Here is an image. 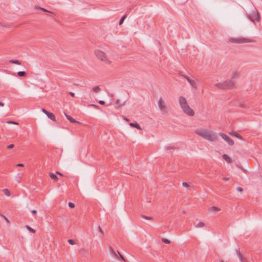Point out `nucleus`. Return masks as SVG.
I'll use <instances>...</instances> for the list:
<instances>
[{
  "label": "nucleus",
  "mask_w": 262,
  "mask_h": 262,
  "mask_svg": "<svg viewBox=\"0 0 262 262\" xmlns=\"http://www.w3.org/2000/svg\"><path fill=\"white\" fill-rule=\"evenodd\" d=\"M195 133L199 136L209 141H215L217 138L215 133L211 131L208 132L204 128H198L195 130Z\"/></svg>",
  "instance_id": "obj_1"
},
{
  "label": "nucleus",
  "mask_w": 262,
  "mask_h": 262,
  "mask_svg": "<svg viewBox=\"0 0 262 262\" xmlns=\"http://www.w3.org/2000/svg\"><path fill=\"white\" fill-rule=\"evenodd\" d=\"M179 102L183 111L186 114L189 116H193L194 115V111L189 106L185 98L180 96L179 98Z\"/></svg>",
  "instance_id": "obj_2"
},
{
  "label": "nucleus",
  "mask_w": 262,
  "mask_h": 262,
  "mask_svg": "<svg viewBox=\"0 0 262 262\" xmlns=\"http://www.w3.org/2000/svg\"><path fill=\"white\" fill-rule=\"evenodd\" d=\"M215 85L221 89H231L234 87V83L232 80H229L222 83H217Z\"/></svg>",
  "instance_id": "obj_3"
},
{
  "label": "nucleus",
  "mask_w": 262,
  "mask_h": 262,
  "mask_svg": "<svg viewBox=\"0 0 262 262\" xmlns=\"http://www.w3.org/2000/svg\"><path fill=\"white\" fill-rule=\"evenodd\" d=\"M96 57L101 61L105 62L106 64H111V61L107 59L105 53L100 50H96L95 52Z\"/></svg>",
  "instance_id": "obj_4"
},
{
  "label": "nucleus",
  "mask_w": 262,
  "mask_h": 262,
  "mask_svg": "<svg viewBox=\"0 0 262 262\" xmlns=\"http://www.w3.org/2000/svg\"><path fill=\"white\" fill-rule=\"evenodd\" d=\"M158 104L162 115H167L168 114L169 107L166 105L162 97L160 98L158 102Z\"/></svg>",
  "instance_id": "obj_5"
},
{
  "label": "nucleus",
  "mask_w": 262,
  "mask_h": 262,
  "mask_svg": "<svg viewBox=\"0 0 262 262\" xmlns=\"http://www.w3.org/2000/svg\"><path fill=\"white\" fill-rule=\"evenodd\" d=\"M229 41L233 43H243L247 42H252L254 40L251 39L245 38L243 37H238L236 38H230L229 39Z\"/></svg>",
  "instance_id": "obj_6"
},
{
  "label": "nucleus",
  "mask_w": 262,
  "mask_h": 262,
  "mask_svg": "<svg viewBox=\"0 0 262 262\" xmlns=\"http://www.w3.org/2000/svg\"><path fill=\"white\" fill-rule=\"evenodd\" d=\"M249 17L253 22H254L255 20L259 22L260 19V15L257 12H253L249 15Z\"/></svg>",
  "instance_id": "obj_7"
},
{
  "label": "nucleus",
  "mask_w": 262,
  "mask_h": 262,
  "mask_svg": "<svg viewBox=\"0 0 262 262\" xmlns=\"http://www.w3.org/2000/svg\"><path fill=\"white\" fill-rule=\"evenodd\" d=\"M219 135L222 137L223 139H224L229 145H233L234 144L233 140L226 134L220 133H219Z\"/></svg>",
  "instance_id": "obj_8"
},
{
  "label": "nucleus",
  "mask_w": 262,
  "mask_h": 262,
  "mask_svg": "<svg viewBox=\"0 0 262 262\" xmlns=\"http://www.w3.org/2000/svg\"><path fill=\"white\" fill-rule=\"evenodd\" d=\"M223 159L226 161V162L228 163H231L232 162V159L229 157V156L226 154H224L222 156Z\"/></svg>",
  "instance_id": "obj_9"
},
{
  "label": "nucleus",
  "mask_w": 262,
  "mask_h": 262,
  "mask_svg": "<svg viewBox=\"0 0 262 262\" xmlns=\"http://www.w3.org/2000/svg\"><path fill=\"white\" fill-rule=\"evenodd\" d=\"M47 117L50 118L52 121H56V118L54 114L52 113L48 112L47 114H46Z\"/></svg>",
  "instance_id": "obj_10"
},
{
  "label": "nucleus",
  "mask_w": 262,
  "mask_h": 262,
  "mask_svg": "<svg viewBox=\"0 0 262 262\" xmlns=\"http://www.w3.org/2000/svg\"><path fill=\"white\" fill-rule=\"evenodd\" d=\"M185 78L192 87H193V88L195 87L196 83H195V82L194 80L191 79L190 78H189L188 77H187V76L185 77Z\"/></svg>",
  "instance_id": "obj_11"
},
{
  "label": "nucleus",
  "mask_w": 262,
  "mask_h": 262,
  "mask_svg": "<svg viewBox=\"0 0 262 262\" xmlns=\"http://www.w3.org/2000/svg\"><path fill=\"white\" fill-rule=\"evenodd\" d=\"M129 125L131 126V127H135L139 130H141L142 128L141 127H140V126L139 125V124L137 123V122H135V123H130L129 124Z\"/></svg>",
  "instance_id": "obj_12"
},
{
  "label": "nucleus",
  "mask_w": 262,
  "mask_h": 262,
  "mask_svg": "<svg viewBox=\"0 0 262 262\" xmlns=\"http://www.w3.org/2000/svg\"><path fill=\"white\" fill-rule=\"evenodd\" d=\"M220 210H221L220 208H219L218 207H215V206H213V207L209 208V211L210 212H218V211H219Z\"/></svg>",
  "instance_id": "obj_13"
},
{
  "label": "nucleus",
  "mask_w": 262,
  "mask_h": 262,
  "mask_svg": "<svg viewBox=\"0 0 262 262\" xmlns=\"http://www.w3.org/2000/svg\"><path fill=\"white\" fill-rule=\"evenodd\" d=\"M230 134L231 135V136H234L236 138H237L238 139L241 140H243V138L238 134L235 133V132H231L230 133Z\"/></svg>",
  "instance_id": "obj_14"
},
{
  "label": "nucleus",
  "mask_w": 262,
  "mask_h": 262,
  "mask_svg": "<svg viewBox=\"0 0 262 262\" xmlns=\"http://www.w3.org/2000/svg\"><path fill=\"white\" fill-rule=\"evenodd\" d=\"M126 103V101H123L122 103H120V100L117 99L116 101V103L118 105L117 106H115L116 108H118L120 106H123Z\"/></svg>",
  "instance_id": "obj_15"
},
{
  "label": "nucleus",
  "mask_w": 262,
  "mask_h": 262,
  "mask_svg": "<svg viewBox=\"0 0 262 262\" xmlns=\"http://www.w3.org/2000/svg\"><path fill=\"white\" fill-rule=\"evenodd\" d=\"M65 116L66 117V118H67V119L68 120H69L72 123H77V121H76L74 119H73L72 117H71L70 116L65 114Z\"/></svg>",
  "instance_id": "obj_16"
},
{
  "label": "nucleus",
  "mask_w": 262,
  "mask_h": 262,
  "mask_svg": "<svg viewBox=\"0 0 262 262\" xmlns=\"http://www.w3.org/2000/svg\"><path fill=\"white\" fill-rule=\"evenodd\" d=\"M49 176L51 179H52V180H54L55 181H57L58 180V178L56 174H55L54 173H50L49 174Z\"/></svg>",
  "instance_id": "obj_17"
},
{
  "label": "nucleus",
  "mask_w": 262,
  "mask_h": 262,
  "mask_svg": "<svg viewBox=\"0 0 262 262\" xmlns=\"http://www.w3.org/2000/svg\"><path fill=\"white\" fill-rule=\"evenodd\" d=\"M117 254V259H119V258L122 259L123 261L125 262V259L123 256L118 251L116 252Z\"/></svg>",
  "instance_id": "obj_18"
},
{
  "label": "nucleus",
  "mask_w": 262,
  "mask_h": 262,
  "mask_svg": "<svg viewBox=\"0 0 262 262\" xmlns=\"http://www.w3.org/2000/svg\"><path fill=\"white\" fill-rule=\"evenodd\" d=\"M110 251L112 254V255L115 258H117V253L116 252V251H115V250L113 249V248L112 247H110Z\"/></svg>",
  "instance_id": "obj_19"
},
{
  "label": "nucleus",
  "mask_w": 262,
  "mask_h": 262,
  "mask_svg": "<svg viewBox=\"0 0 262 262\" xmlns=\"http://www.w3.org/2000/svg\"><path fill=\"white\" fill-rule=\"evenodd\" d=\"M237 254L238 255V257L239 258L241 262H247L246 260H245L244 259L243 257L242 256V254L240 253L239 251H237Z\"/></svg>",
  "instance_id": "obj_20"
},
{
  "label": "nucleus",
  "mask_w": 262,
  "mask_h": 262,
  "mask_svg": "<svg viewBox=\"0 0 262 262\" xmlns=\"http://www.w3.org/2000/svg\"><path fill=\"white\" fill-rule=\"evenodd\" d=\"M100 91V89L99 86H95L93 88V91L95 93H99Z\"/></svg>",
  "instance_id": "obj_21"
},
{
  "label": "nucleus",
  "mask_w": 262,
  "mask_h": 262,
  "mask_svg": "<svg viewBox=\"0 0 262 262\" xmlns=\"http://www.w3.org/2000/svg\"><path fill=\"white\" fill-rule=\"evenodd\" d=\"M9 62H10L11 63L17 64H21L19 60H18L11 59V60H9Z\"/></svg>",
  "instance_id": "obj_22"
},
{
  "label": "nucleus",
  "mask_w": 262,
  "mask_h": 262,
  "mask_svg": "<svg viewBox=\"0 0 262 262\" xmlns=\"http://www.w3.org/2000/svg\"><path fill=\"white\" fill-rule=\"evenodd\" d=\"M17 75H18V76H20V77L26 76V73L25 71H19V72H18Z\"/></svg>",
  "instance_id": "obj_23"
},
{
  "label": "nucleus",
  "mask_w": 262,
  "mask_h": 262,
  "mask_svg": "<svg viewBox=\"0 0 262 262\" xmlns=\"http://www.w3.org/2000/svg\"><path fill=\"white\" fill-rule=\"evenodd\" d=\"M3 191L7 196H9L10 195V192L8 189H4L3 190Z\"/></svg>",
  "instance_id": "obj_24"
},
{
  "label": "nucleus",
  "mask_w": 262,
  "mask_h": 262,
  "mask_svg": "<svg viewBox=\"0 0 262 262\" xmlns=\"http://www.w3.org/2000/svg\"><path fill=\"white\" fill-rule=\"evenodd\" d=\"M26 228L28 230H29L31 232H32V233L35 232V230L34 229H33V228H32L31 227H30L28 225H26Z\"/></svg>",
  "instance_id": "obj_25"
},
{
  "label": "nucleus",
  "mask_w": 262,
  "mask_h": 262,
  "mask_svg": "<svg viewBox=\"0 0 262 262\" xmlns=\"http://www.w3.org/2000/svg\"><path fill=\"white\" fill-rule=\"evenodd\" d=\"M204 226H205L204 223L203 222H201L195 225V227H196V228H201V227H204Z\"/></svg>",
  "instance_id": "obj_26"
},
{
  "label": "nucleus",
  "mask_w": 262,
  "mask_h": 262,
  "mask_svg": "<svg viewBox=\"0 0 262 262\" xmlns=\"http://www.w3.org/2000/svg\"><path fill=\"white\" fill-rule=\"evenodd\" d=\"M141 217L144 219H146V220H151L153 219V218L152 217H150V216H146V215H141Z\"/></svg>",
  "instance_id": "obj_27"
},
{
  "label": "nucleus",
  "mask_w": 262,
  "mask_h": 262,
  "mask_svg": "<svg viewBox=\"0 0 262 262\" xmlns=\"http://www.w3.org/2000/svg\"><path fill=\"white\" fill-rule=\"evenodd\" d=\"M126 15H125L120 19V20H119V24L120 25L123 23V22L124 20L125 19V18H126Z\"/></svg>",
  "instance_id": "obj_28"
},
{
  "label": "nucleus",
  "mask_w": 262,
  "mask_h": 262,
  "mask_svg": "<svg viewBox=\"0 0 262 262\" xmlns=\"http://www.w3.org/2000/svg\"><path fill=\"white\" fill-rule=\"evenodd\" d=\"M162 241L163 243L165 244H170V241L169 239L165 238H162Z\"/></svg>",
  "instance_id": "obj_29"
},
{
  "label": "nucleus",
  "mask_w": 262,
  "mask_h": 262,
  "mask_svg": "<svg viewBox=\"0 0 262 262\" xmlns=\"http://www.w3.org/2000/svg\"><path fill=\"white\" fill-rule=\"evenodd\" d=\"M239 106L242 107V108H246L247 107H248L246 104H244V103H240L239 104Z\"/></svg>",
  "instance_id": "obj_30"
},
{
  "label": "nucleus",
  "mask_w": 262,
  "mask_h": 262,
  "mask_svg": "<svg viewBox=\"0 0 262 262\" xmlns=\"http://www.w3.org/2000/svg\"><path fill=\"white\" fill-rule=\"evenodd\" d=\"M83 252H85V253H88V251L85 250H84V249H81L80 251H79V252L81 254V255H84V254L83 253Z\"/></svg>",
  "instance_id": "obj_31"
},
{
  "label": "nucleus",
  "mask_w": 262,
  "mask_h": 262,
  "mask_svg": "<svg viewBox=\"0 0 262 262\" xmlns=\"http://www.w3.org/2000/svg\"><path fill=\"white\" fill-rule=\"evenodd\" d=\"M7 123L10 124H18L17 122L12 121H9L7 122Z\"/></svg>",
  "instance_id": "obj_32"
},
{
  "label": "nucleus",
  "mask_w": 262,
  "mask_h": 262,
  "mask_svg": "<svg viewBox=\"0 0 262 262\" xmlns=\"http://www.w3.org/2000/svg\"><path fill=\"white\" fill-rule=\"evenodd\" d=\"M68 243L71 245H74L75 244L74 241L72 239H69L68 240Z\"/></svg>",
  "instance_id": "obj_33"
},
{
  "label": "nucleus",
  "mask_w": 262,
  "mask_h": 262,
  "mask_svg": "<svg viewBox=\"0 0 262 262\" xmlns=\"http://www.w3.org/2000/svg\"><path fill=\"white\" fill-rule=\"evenodd\" d=\"M68 205H69V206L72 208H73L75 207L74 204H73V203H71V202L69 203Z\"/></svg>",
  "instance_id": "obj_34"
},
{
  "label": "nucleus",
  "mask_w": 262,
  "mask_h": 262,
  "mask_svg": "<svg viewBox=\"0 0 262 262\" xmlns=\"http://www.w3.org/2000/svg\"><path fill=\"white\" fill-rule=\"evenodd\" d=\"M14 146V144H10V145H8L7 148L8 149H11V148H13Z\"/></svg>",
  "instance_id": "obj_35"
},
{
  "label": "nucleus",
  "mask_w": 262,
  "mask_h": 262,
  "mask_svg": "<svg viewBox=\"0 0 262 262\" xmlns=\"http://www.w3.org/2000/svg\"><path fill=\"white\" fill-rule=\"evenodd\" d=\"M237 166L239 167L241 170H242L243 171L246 172V170L242 167V165H237Z\"/></svg>",
  "instance_id": "obj_36"
},
{
  "label": "nucleus",
  "mask_w": 262,
  "mask_h": 262,
  "mask_svg": "<svg viewBox=\"0 0 262 262\" xmlns=\"http://www.w3.org/2000/svg\"><path fill=\"white\" fill-rule=\"evenodd\" d=\"M182 185L183 186L185 187H189V185L186 182H183L182 183Z\"/></svg>",
  "instance_id": "obj_37"
},
{
  "label": "nucleus",
  "mask_w": 262,
  "mask_h": 262,
  "mask_svg": "<svg viewBox=\"0 0 262 262\" xmlns=\"http://www.w3.org/2000/svg\"><path fill=\"white\" fill-rule=\"evenodd\" d=\"M90 106H92V107H93L95 108H97V109H98L99 108V106L97 105H95V104H91Z\"/></svg>",
  "instance_id": "obj_38"
},
{
  "label": "nucleus",
  "mask_w": 262,
  "mask_h": 262,
  "mask_svg": "<svg viewBox=\"0 0 262 262\" xmlns=\"http://www.w3.org/2000/svg\"><path fill=\"white\" fill-rule=\"evenodd\" d=\"M98 230L101 233V234L102 235H103V234H104L103 231L102 229H101V228L100 226L98 227Z\"/></svg>",
  "instance_id": "obj_39"
},
{
  "label": "nucleus",
  "mask_w": 262,
  "mask_h": 262,
  "mask_svg": "<svg viewBox=\"0 0 262 262\" xmlns=\"http://www.w3.org/2000/svg\"><path fill=\"white\" fill-rule=\"evenodd\" d=\"M98 102L101 105H104L105 104V102L103 100H99Z\"/></svg>",
  "instance_id": "obj_40"
},
{
  "label": "nucleus",
  "mask_w": 262,
  "mask_h": 262,
  "mask_svg": "<svg viewBox=\"0 0 262 262\" xmlns=\"http://www.w3.org/2000/svg\"><path fill=\"white\" fill-rule=\"evenodd\" d=\"M42 112L45 114L46 115L47 114V113L49 112L48 111H47L46 110H45V108H42Z\"/></svg>",
  "instance_id": "obj_41"
},
{
  "label": "nucleus",
  "mask_w": 262,
  "mask_h": 262,
  "mask_svg": "<svg viewBox=\"0 0 262 262\" xmlns=\"http://www.w3.org/2000/svg\"><path fill=\"white\" fill-rule=\"evenodd\" d=\"M236 189L237 191H240V192H242L243 191V189L240 187H237Z\"/></svg>",
  "instance_id": "obj_42"
},
{
  "label": "nucleus",
  "mask_w": 262,
  "mask_h": 262,
  "mask_svg": "<svg viewBox=\"0 0 262 262\" xmlns=\"http://www.w3.org/2000/svg\"><path fill=\"white\" fill-rule=\"evenodd\" d=\"M223 180L224 181H229L230 180V178L227 177H224L223 178Z\"/></svg>",
  "instance_id": "obj_43"
},
{
  "label": "nucleus",
  "mask_w": 262,
  "mask_h": 262,
  "mask_svg": "<svg viewBox=\"0 0 262 262\" xmlns=\"http://www.w3.org/2000/svg\"><path fill=\"white\" fill-rule=\"evenodd\" d=\"M39 9L42 10L44 12H48V11L44 8H41V7H38Z\"/></svg>",
  "instance_id": "obj_44"
},
{
  "label": "nucleus",
  "mask_w": 262,
  "mask_h": 262,
  "mask_svg": "<svg viewBox=\"0 0 262 262\" xmlns=\"http://www.w3.org/2000/svg\"><path fill=\"white\" fill-rule=\"evenodd\" d=\"M69 94L72 97H75V94L73 92H70Z\"/></svg>",
  "instance_id": "obj_45"
},
{
  "label": "nucleus",
  "mask_w": 262,
  "mask_h": 262,
  "mask_svg": "<svg viewBox=\"0 0 262 262\" xmlns=\"http://www.w3.org/2000/svg\"><path fill=\"white\" fill-rule=\"evenodd\" d=\"M31 212L32 213V214H35L36 213V212H36V211L35 210H32L31 211Z\"/></svg>",
  "instance_id": "obj_46"
},
{
  "label": "nucleus",
  "mask_w": 262,
  "mask_h": 262,
  "mask_svg": "<svg viewBox=\"0 0 262 262\" xmlns=\"http://www.w3.org/2000/svg\"><path fill=\"white\" fill-rule=\"evenodd\" d=\"M17 166L23 167V166H24V164H21V163H19V164H17Z\"/></svg>",
  "instance_id": "obj_47"
},
{
  "label": "nucleus",
  "mask_w": 262,
  "mask_h": 262,
  "mask_svg": "<svg viewBox=\"0 0 262 262\" xmlns=\"http://www.w3.org/2000/svg\"><path fill=\"white\" fill-rule=\"evenodd\" d=\"M172 147H170V146H168V147H166V150H169V149H172Z\"/></svg>",
  "instance_id": "obj_48"
},
{
  "label": "nucleus",
  "mask_w": 262,
  "mask_h": 262,
  "mask_svg": "<svg viewBox=\"0 0 262 262\" xmlns=\"http://www.w3.org/2000/svg\"><path fill=\"white\" fill-rule=\"evenodd\" d=\"M56 173H57V174H59V175H60V176H63V175H62V173H60V172H59V171H56Z\"/></svg>",
  "instance_id": "obj_49"
},
{
  "label": "nucleus",
  "mask_w": 262,
  "mask_h": 262,
  "mask_svg": "<svg viewBox=\"0 0 262 262\" xmlns=\"http://www.w3.org/2000/svg\"><path fill=\"white\" fill-rule=\"evenodd\" d=\"M3 217L4 218V219L5 220V221L7 222V223H9V221L8 220L5 216H3Z\"/></svg>",
  "instance_id": "obj_50"
},
{
  "label": "nucleus",
  "mask_w": 262,
  "mask_h": 262,
  "mask_svg": "<svg viewBox=\"0 0 262 262\" xmlns=\"http://www.w3.org/2000/svg\"><path fill=\"white\" fill-rule=\"evenodd\" d=\"M0 106H4V103L2 102H0Z\"/></svg>",
  "instance_id": "obj_51"
},
{
  "label": "nucleus",
  "mask_w": 262,
  "mask_h": 262,
  "mask_svg": "<svg viewBox=\"0 0 262 262\" xmlns=\"http://www.w3.org/2000/svg\"><path fill=\"white\" fill-rule=\"evenodd\" d=\"M220 262H224V261L222 260H220Z\"/></svg>",
  "instance_id": "obj_52"
},
{
  "label": "nucleus",
  "mask_w": 262,
  "mask_h": 262,
  "mask_svg": "<svg viewBox=\"0 0 262 262\" xmlns=\"http://www.w3.org/2000/svg\"><path fill=\"white\" fill-rule=\"evenodd\" d=\"M234 75H236V73H234Z\"/></svg>",
  "instance_id": "obj_53"
}]
</instances>
